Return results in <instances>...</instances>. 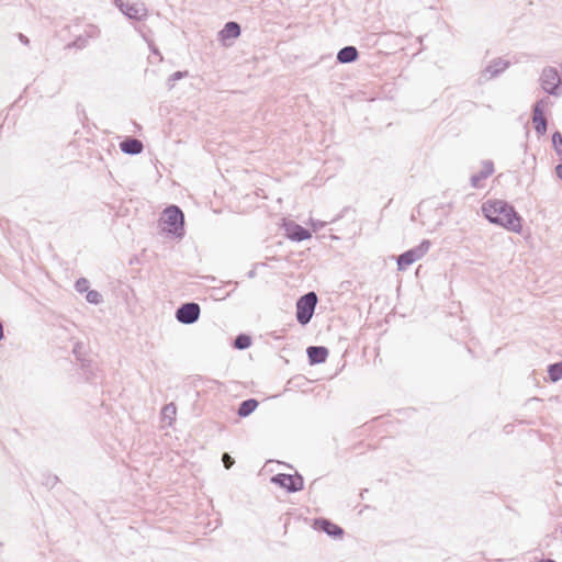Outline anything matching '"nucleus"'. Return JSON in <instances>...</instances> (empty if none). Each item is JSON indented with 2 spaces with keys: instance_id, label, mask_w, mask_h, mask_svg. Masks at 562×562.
<instances>
[{
  "instance_id": "nucleus-8",
  "label": "nucleus",
  "mask_w": 562,
  "mask_h": 562,
  "mask_svg": "<svg viewBox=\"0 0 562 562\" xmlns=\"http://www.w3.org/2000/svg\"><path fill=\"white\" fill-rule=\"evenodd\" d=\"M271 482L285 488L288 492H297L303 488V477L299 474H277L271 477Z\"/></svg>"
},
{
  "instance_id": "nucleus-24",
  "label": "nucleus",
  "mask_w": 562,
  "mask_h": 562,
  "mask_svg": "<svg viewBox=\"0 0 562 562\" xmlns=\"http://www.w3.org/2000/svg\"><path fill=\"white\" fill-rule=\"evenodd\" d=\"M75 289L79 293L87 292L89 290V281L86 278H80L75 283Z\"/></svg>"
},
{
  "instance_id": "nucleus-3",
  "label": "nucleus",
  "mask_w": 562,
  "mask_h": 562,
  "mask_svg": "<svg viewBox=\"0 0 562 562\" xmlns=\"http://www.w3.org/2000/svg\"><path fill=\"white\" fill-rule=\"evenodd\" d=\"M317 295L315 292H308L302 295L296 302V319L301 325H306L313 317L316 304Z\"/></svg>"
},
{
  "instance_id": "nucleus-21",
  "label": "nucleus",
  "mask_w": 562,
  "mask_h": 562,
  "mask_svg": "<svg viewBox=\"0 0 562 562\" xmlns=\"http://www.w3.org/2000/svg\"><path fill=\"white\" fill-rule=\"evenodd\" d=\"M251 345L249 336L240 334L234 340V347L239 350L247 349Z\"/></svg>"
},
{
  "instance_id": "nucleus-6",
  "label": "nucleus",
  "mask_w": 562,
  "mask_h": 562,
  "mask_svg": "<svg viewBox=\"0 0 562 562\" xmlns=\"http://www.w3.org/2000/svg\"><path fill=\"white\" fill-rule=\"evenodd\" d=\"M201 314L200 305L195 302L183 303L176 311V319L184 325L195 323Z\"/></svg>"
},
{
  "instance_id": "nucleus-14",
  "label": "nucleus",
  "mask_w": 562,
  "mask_h": 562,
  "mask_svg": "<svg viewBox=\"0 0 562 562\" xmlns=\"http://www.w3.org/2000/svg\"><path fill=\"white\" fill-rule=\"evenodd\" d=\"M315 527H317L318 529H321L322 531L326 532L328 536L331 537H340L344 533L341 527L324 518L316 519Z\"/></svg>"
},
{
  "instance_id": "nucleus-22",
  "label": "nucleus",
  "mask_w": 562,
  "mask_h": 562,
  "mask_svg": "<svg viewBox=\"0 0 562 562\" xmlns=\"http://www.w3.org/2000/svg\"><path fill=\"white\" fill-rule=\"evenodd\" d=\"M86 300L91 304H99L102 302V295L95 290H88Z\"/></svg>"
},
{
  "instance_id": "nucleus-1",
  "label": "nucleus",
  "mask_w": 562,
  "mask_h": 562,
  "mask_svg": "<svg viewBox=\"0 0 562 562\" xmlns=\"http://www.w3.org/2000/svg\"><path fill=\"white\" fill-rule=\"evenodd\" d=\"M482 213L490 223L509 232L520 234L522 231L521 216L506 201L487 200L482 204Z\"/></svg>"
},
{
  "instance_id": "nucleus-12",
  "label": "nucleus",
  "mask_w": 562,
  "mask_h": 562,
  "mask_svg": "<svg viewBox=\"0 0 562 562\" xmlns=\"http://www.w3.org/2000/svg\"><path fill=\"white\" fill-rule=\"evenodd\" d=\"M494 172V165L491 160L483 161L482 170L479 173L471 176V186L473 188H480L481 181L488 178Z\"/></svg>"
},
{
  "instance_id": "nucleus-4",
  "label": "nucleus",
  "mask_w": 562,
  "mask_h": 562,
  "mask_svg": "<svg viewBox=\"0 0 562 562\" xmlns=\"http://www.w3.org/2000/svg\"><path fill=\"white\" fill-rule=\"evenodd\" d=\"M430 241L425 239L418 246L406 250L397 257L398 270H405L407 267L422 259L430 248Z\"/></svg>"
},
{
  "instance_id": "nucleus-25",
  "label": "nucleus",
  "mask_w": 562,
  "mask_h": 562,
  "mask_svg": "<svg viewBox=\"0 0 562 562\" xmlns=\"http://www.w3.org/2000/svg\"><path fill=\"white\" fill-rule=\"evenodd\" d=\"M187 76H188V72H187V71H176V72H173V74L169 77V79H168V87H169V89L173 88V85H175V82H176L177 80H180V79H182V78H184V77H187Z\"/></svg>"
},
{
  "instance_id": "nucleus-5",
  "label": "nucleus",
  "mask_w": 562,
  "mask_h": 562,
  "mask_svg": "<svg viewBox=\"0 0 562 562\" xmlns=\"http://www.w3.org/2000/svg\"><path fill=\"white\" fill-rule=\"evenodd\" d=\"M119 10L132 20H143L147 15V8L143 2L131 0H114Z\"/></svg>"
},
{
  "instance_id": "nucleus-9",
  "label": "nucleus",
  "mask_w": 562,
  "mask_h": 562,
  "mask_svg": "<svg viewBox=\"0 0 562 562\" xmlns=\"http://www.w3.org/2000/svg\"><path fill=\"white\" fill-rule=\"evenodd\" d=\"M509 66V61L503 58L493 59L482 71L481 78L484 80H490L503 71H505Z\"/></svg>"
},
{
  "instance_id": "nucleus-7",
  "label": "nucleus",
  "mask_w": 562,
  "mask_h": 562,
  "mask_svg": "<svg viewBox=\"0 0 562 562\" xmlns=\"http://www.w3.org/2000/svg\"><path fill=\"white\" fill-rule=\"evenodd\" d=\"M540 82L542 89L552 95L558 94V86L560 82V76L558 70L553 67H546L540 76Z\"/></svg>"
},
{
  "instance_id": "nucleus-29",
  "label": "nucleus",
  "mask_w": 562,
  "mask_h": 562,
  "mask_svg": "<svg viewBox=\"0 0 562 562\" xmlns=\"http://www.w3.org/2000/svg\"><path fill=\"white\" fill-rule=\"evenodd\" d=\"M90 37H94L98 34V30L95 27H91L89 32H87Z\"/></svg>"
},
{
  "instance_id": "nucleus-16",
  "label": "nucleus",
  "mask_w": 562,
  "mask_h": 562,
  "mask_svg": "<svg viewBox=\"0 0 562 562\" xmlns=\"http://www.w3.org/2000/svg\"><path fill=\"white\" fill-rule=\"evenodd\" d=\"M359 54L355 46H345L337 54V60L341 64H349L357 60Z\"/></svg>"
},
{
  "instance_id": "nucleus-30",
  "label": "nucleus",
  "mask_w": 562,
  "mask_h": 562,
  "mask_svg": "<svg viewBox=\"0 0 562 562\" xmlns=\"http://www.w3.org/2000/svg\"><path fill=\"white\" fill-rule=\"evenodd\" d=\"M74 45H76V46H78V47H83L86 44H85V42H82L81 37H78V38L75 41Z\"/></svg>"
},
{
  "instance_id": "nucleus-15",
  "label": "nucleus",
  "mask_w": 562,
  "mask_h": 562,
  "mask_svg": "<svg viewBox=\"0 0 562 562\" xmlns=\"http://www.w3.org/2000/svg\"><path fill=\"white\" fill-rule=\"evenodd\" d=\"M532 121L535 123L536 132L539 135H543L547 132V120L540 109V103L535 105Z\"/></svg>"
},
{
  "instance_id": "nucleus-27",
  "label": "nucleus",
  "mask_w": 562,
  "mask_h": 562,
  "mask_svg": "<svg viewBox=\"0 0 562 562\" xmlns=\"http://www.w3.org/2000/svg\"><path fill=\"white\" fill-rule=\"evenodd\" d=\"M555 173H557L558 178L562 180V164H560L555 167Z\"/></svg>"
},
{
  "instance_id": "nucleus-20",
  "label": "nucleus",
  "mask_w": 562,
  "mask_h": 562,
  "mask_svg": "<svg viewBox=\"0 0 562 562\" xmlns=\"http://www.w3.org/2000/svg\"><path fill=\"white\" fill-rule=\"evenodd\" d=\"M549 378L552 382L562 379V362L550 364L548 368Z\"/></svg>"
},
{
  "instance_id": "nucleus-19",
  "label": "nucleus",
  "mask_w": 562,
  "mask_h": 562,
  "mask_svg": "<svg viewBox=\"0 0 562 562\" xmlns=\"http://www.w3.org/2000/svg\"><path fill=\"white\" fill-rule=\"evenodd\" d=\"M177 407L173 403L166 404L161 409V420L171 426L176 419Z\"/></svg>"
},
{
  "instance_id": "nucleus-23",
  "label": "nucleus",
  "mask_w": 562,
  "mask_h": 562,
  "mask_svg": "<svg viewBox=\"0 0 562 562\" xmlns=\"http://www.w3.org/2000/svg\"><path fill=\"white\" fill-rule=\"evenodd\" d=\"M552 143H553V146H554V149H555L557 154L562 159V135L559 132H555L552 135Z\"/></svg>"
},
{
  "instance_id": "nucleus-13",
  "label": "nucleus",
  "mask_w": 562,
  "mask_h": 562,
  "mask_svg": "<svg viewBox=\"0 0 562 562\" xmlns=\"http://www.w3.org/2000/svg\"><path fill=\"white\" fill-rule=\"evenodd\" d=\"M120 148L124 154L138 155L143 151L144 145L137 138L127 137L120 143Z\"/></svg>"
},
{
  "instance_id": "nucleus-28",
  "label": "nucleus",
  "mask_w": 562,
  "mask_h": 562,
  "mask_svg": "<svg viewBox=\"0 0 562 562\" xmlns=\"http://www.w3.org/2000/svg\"><path fill=\"white\" fill-rule=\"evenodd\" d=\"M19 38L25 45H27L30 43V40L25 35H23L22 33L19 34Z\"/></svg>"
},
{
  "instance_id": "nucleus-18",
  "label": "nucleus",
  "mask_w": 562,
  "mask_h": 562,
  "mask_svg": "<svg viewBox=\"0 0 562 562\" xmlns=\"http://www.w3.org/2000/svg\"><path fill=\"white\" fill-rule=\"evenodd\" d=\"M258 407V401L255 398H249L243 401L238 407L237 414L240 417L249 416L255 409Z\"/></svg>"
},
{
  "instance_id": "nucleus-11",
  "label": "nucleus",
  "mask_w": 562,
  "mask_h": 562,
  "mask_svg": "<svg viewBox=\"0 0 562 562\" xmlns=\"http://www.w3.org/2000/svg\"><path fill=\"white\" fill-rule=\"evenodd\" d=\"M306 352L311 364L323 363L328 357V349L323 346H311Z\"/></svg>"
},
{
  "instance_id": "nucleus-31",
  "label": "nucleus",
  "mask_w": 562,
  "mask_h": 562,
  "mask_svg": "<svg viewBox=\"0 0 562 562\" xmlns=\"http://www.w3.org/2000/svg\"><path fill=\"white\" fill-rule=\"evenodd\" d=\"M541 562H555V561L548 559V560H543Z\"/></svg>"
},
{
  "instance_id": "nucleus-10",
  "label": "nucleus",
  "mask_w": 562,
  "mask_h": 562,
  "mask_svg": "<svg viewBox=\"0 0 562 562\" xmlns=\"http://www.w3.org/2000/svg\"><path fill=\"white\" fill-rule=\"evenodd\" d=\"M286 236L294 241H303L311 238V233L299 224L291 223L285 227Z\"/></svg>"
},
{
  "instance_id": "nucleus-17",
  "label": "nucleus",
  "mask_w": 562,
  "mask_h": 562,
  "mask_svg": "<svg viewBox=\"0 0 562 562\" xmlns=\"http://www.w3.org/2000/svg\"><path fill=\"white\" fill-rule=\"evenodd\" d=\"M240 34V26L236 22H227L224 29L220 32V36L223 40L236 38Z\"/></svg>"
},
{
  "instance_id": "nucleus-26",
  "label": "nucleus",
  "mask_w": 562,
  "mask_h": 562,
  "mask_svg": "<svg viewBox=\"0 0 562 562\" xmlns=\"http://www.w3.org/2000/svg\"><path fill=\"white\" fill-rule=\"evenodd\" d=\"M222 461L226 469H231V467L234 464V459L228 453L223 454Z\"/></svg>"
},
{
  "instance_id": "nucleus-2",
  "label": "nucleus",
  "mask_w": 562,
  "mask_h": 562,
  "mask_svg": "<svg viewBox=\"0 0 562 562\" xmlns=\"http://www.w3.org/2000/svg\"><path fill=\"white\" fill-rule=\"evenodd\" d=\"M161 229L178 238L184 235V215L177 205H170L165 209L160 218Z\"/></svg>"
}]
</instances>
